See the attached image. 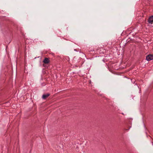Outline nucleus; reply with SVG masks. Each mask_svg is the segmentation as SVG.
Wrapping results in <instances>:
<instances>
[{
    "instance_id": "3",
    "label": "nucleus",
    "mask_w": 153,
    "mask_h": 153,
    "mask_svg": "<svg viewBox=\"0 0 153 153\" xmlns=\"http://www.w3.org/2000/svg\"><path fill=\"white\" fill-rule=\"evenodd\" d=\"M148 22L149 23L152 24L153 23V16L150 17L149 19Z\"/></svg>"
},
{
    "instance_id": "1",
    "label": "nucleus",
    "mask_w": 153,
    "mask_h": 153,
    "mask_svg": "<svg viewBox=\"0 0 153 153\" xmlns=\"http://www.w3.org/2000/svg\"><path fill=\"white\" fill-rule=\"evenodd\" d=\"M146 59L148 61H150L153 59V55H148L146 57Z\"/></svg>"
},
{
    "instance_id": "2",
    "label": "nucleus",
    "mask_w": 153,
    "mask_h": 153,
    "mask_svg": "<svg viewBox=\"0 0 153 153\" xmlns=\"http://www.w3.org/2000/svg\"><path fill=\"white\" fill-rule=\"evenodd\" d=\"M43 62L44 64H48L50 62V61L49 59L47 58H45L43 60Z\"/></svg>"
},
{
    "instance_id": "4",
    "label": "nucleus",
    "mask_w": 153,
    "mask_h": 153,
    "mask_svg": "<svg viewBox=\"0 0 153 153\" xmlns=\"http://www.w3.org/2000/svg\"><path fill=\"white\" fill-rule=\"evenodd\" d=\"M50 95V94L49 93H47L45 94H44L42 96V98L43 99H46Z\"/></svg>"
}]
</instances>
